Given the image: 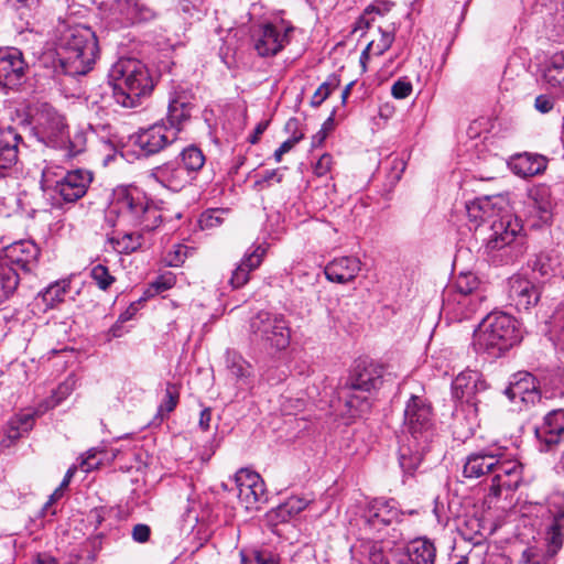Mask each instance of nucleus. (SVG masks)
<instances>
[{
  "label": "nucleus",
  "instance_id": "obj_8",
  "mask_svg": "<svg viewBox=\"0 0 564 564\" xmlns=\"http://www.w3.org/2000/svg\"><path fill=\"white\" fill-rule=\"evenodd\" d=\"M294 28L284 22L265 23L253 33V47L259 56L270 57L280 53L289 43Z\"/></svg>",
  "mask_w": 564,
  "mask_h": 564
},
{
  "label": "nucleus",
  "instance_id": "obj_20",
  "mask_svg": "<svg viewBox=\"0 0 564 564\" xmlns=\"http://www.w3.org/2000/svg\"><path fill=\"white\" fill-rule=\"evenodd\" d=\"M509 300L518 311H528L540 299L539 288L529 279L513 275L509 279Z\"/></svg>",
  "mask_w": 564,
  "mask_h": 564
},
{
  "label": "nucleus",
  "instance_id": "obj_22",
  "mask_svg": "<svg viewBox=\"0 0 564 564\" xmlns=\"http://www.w3.org/2000/svg\"><path fill=\"white\" fill-rule=\"evenodd\" d=\"M238 498L246 503V508L252 507L264 496V482L260 475L249 469H240L236 476Z\"/></svg>",
  "mask_w": 564,
  "mask_h": 564
},
{
  "label": "nucleus",
  "instance_id": "obj_10",
  "mask_svg": "<svg viewBox=\"0 0 564 564\" xmlns=\"http://www.w3.org/2000/svg\"><path fill=\"white\" fill-rule=\"evenodd\" d=\"M489 230L490 234L486 238V248L492 251L510 247L513 242H517L521 235L522 226L519 219L513 216L508 205V209L503 210L491 221Z\"/></svg>",
  "mask_w": 564,
  "mask_h": 564
},
{
  "label": "nucleus",
  "instance_id": "obj_29",
  "mask_svg": "<svg viewBox=\"0 0 564 564\" xmlns=\"http://www.w3.org/2000/svg\"><path fill=\"white\" fill-rule=\"evenodd\" d=\"M264 254L265 248L263 246H257L251 252H247L237 268L232 271L229 280L230 285L234 289L243 286L249 281L250 272L261 264Z\"/></svg>",
  "mask_w": 564,
  "mask_h": 564
},
{
  "label": "nucleus",
  "instance_id": "obj_62",
  "mask_svg": "<svg viewBox=\"0 0 564 564\" xmlns=\"http://www.w3.org/2000/svg\"><path fill=\"white\" fill-rule=\"evenodd\" d=\"M534 106H535L536 110H539L540 112L546 113L550 110H552L554 104L550 97L540 95L535 98Z\"/></svg>",
  "mask_w": 564,
  "mask_h": 564
},
{
  "label": "nucleus",
  "instance_id": "obj_14",
  "mask_svg": "<svg viewBox=\"0 0 564 564\" xmlns=\"http://www.w3.org/2000/svg\"><path fill=\"white\" fill-rule=\"evenodd\" d=\"M26 67L20 50L14 47L0 50V85L2 87L14 88L21 85Z\"/></svg>",
  "mask_w": 564,
  "mask_h": 564
},
{
  "label": "nucleus",
  "instance_id": "obj_28",
  "mask_svg": "<svg viewBox=\"0 0 564 564\" xmlns=\"http://www.w3.org/2000/svg\"><path fill=\"white\" fill-rule=\"evenodd\" d=\"M498 462L499 454H496V449L470 454L464 465L463 474L467 478H479L488 473H494Z\"/></svg>",
  "mask_w": 564,
  "mask_h": 564
},
{
  "label": "nucleus",
  "instance_id": "obj_1",
  "mask_svg": "<svg viewBox=\"0 0 564 564\" xmlns=\"http://www.w3.org/2000/svg\"><path fill=\"white\" fill-rule=\"evenodd\" d=\"M106 219L112 226L140 227L142 230L151 231L160 225L161 214L140 188L119 186L112 192Z\"/></svg>",
  "mask_w": 564,
  "mask_h": 564
},
{
  "label": "nucleus",
  "instance_id": "obj_46",
  "mask_svg": "<svg viewBox=\"0 0 564 564\" xmlns=\"http://www.w3.org/2000/svg\"><path fill=\"white\" fill-rule=\"evenodd\" d=\"M180 156L182 167L189 172V176L192 178L194 177L193 175L205 164V155L202 150L195 145L184 149Z\"/></svg>",
  "mask_w": 564,
  "mask_h": 564
},
{
  "label": "nucleus",
  "instance_id": "obj_18",
  "mask_svg": "<svg viewBox=\"0 0 564 564\" xmlns=\"http://www.w3.org/2000/svg\"><path fill=\"white\" fill-rule=\"evenodd\" d=\"M39 256L40 249L33 241L21 240L9 246L2 259L23 272H32L37 265Z\"/></svg>",
  "mask_w": 564,
  "mask_h": 564
},
{
  "label": "nucleus",
  "instance_id": "obj_25",
  "mask_svg": "<svg viewBox=\"0 0 564 564\" xmlns=\"http://www.w3.org/2000/svg\"><path fill=\"white\" fill-rule=\"evenodd\" d=\"M23 138L15 129L8 127L0 131V171L11 170L19 163Z\"/></svg>",
  "mask_w": 564,
  "mask_h": 564
},
{
  "label": "nucleus",
  "instance_id": "obj_50",
  "mask_svg": "<svg viewBox=\"0 0 564 564\" xmlns=\"http://www.w3.org/2000/svg\"><path fill=\"white\" fill-rule=\"evenodd\" d=\"M519 564H550V555L542 549L531 545L522 551Z\"/></svg>",
  "mask_w": 564,
  "mask_h": 564
},
{
  "label": "nucleus",
  "instance_id": "obj_43",
  "mask_svg": "<svg viewBox=\"0 0 564 564\" xmlns=\"http://www.w3.org/2000/svg\"><path fill=\"white\" fill-rule=\"evenodd\" d=\"M108 242L119 253H131L141 248L143 237L140 232H124L121 237H109Z\"/></svg>",
  "mask_w": 564,
  "mask_h": 564
},
{
  "label": "nucleus",
  "instance_id": "obj_7",
  "mask_svg": "<svg viewBox=\"0 0 564 564\" xmlns=\"http://www.w3.org/2000/svg\"><path fill=\"white\" fill-rule=\"evenodd\" d=\"M34 130L39 138L53 147L64 143L68 124L65 117L48 104L36 107L32 115Z\"/></svg>",
  "mask_w": 564,
  "mask_h": 564
},
{
  "label": "nucleus",
  "instance_id": "obj_58",
  "mask_svg": "<svg viewBox=\"0 0 564 564\" xmlns=\"http://www.w3.org/2000/svg\"><path fill=\"white\" fill-rule=\"evenodd\" d=\"M131 535L137 543H145L150 539L151 529L147 524L139 523L132 528Z\"/></svg>",
  "mask_w": 564,
  "mask_h": 564
},
{
  "label": "nucleus",
  "instance_id": "obj_41",
  "mask_svg": "<svg viewBox=\"0 0 564 564\" xmlns=\"http://www.w3.org/2000/svg\"><path fill=\"white\" fill-rule=\"evenodd\" d=\"M34 417L32 413H22L12 417L7 425L6 436L10 442H14L32 430Z\"/></svg>",
  "mask_w": 564,
  "mask_h": 564
},
{
  "label": "nucleus",
  "instance_id": "obj_37",
  "mask_svg": "<svg viewBox=\"0 0 564 564\" xmlns=\"http://www.w3.org/2000/svg\"><path fill=\"white\" fill-rule=\"evenodd\" d=\"M117 10L126 24H134L152 18V11L137 0H118Z\"/></svg>",
  "mask_w": 564,
  "mask_h": 564
},
{
  "label": "nucleus",
  "instance_id": "obj_36",
  "mask_svg": "<svg viewBox=\"0 0 564 564\" xmlns=\"http://www.w3.org/2000/svg\"><path fill=\"white\" fill-rule=\"evenodd\" d=\"M529 198L532 207L538 210L540 219L547 221L554 207L550 187L546 185L534 186L529 192Z\"/></svg>",
  "mask_w": 564,
  "mask_h": 564
},
{
  "label": "nucleus",
  "instance_id": "obj_13",
  "mask_svg": "<svg viewBox=\"0 0 564 564\" xmlns=\"http://www.w3.org/2000/svg\"><path fill=\"white\" fill-rule=\"evenodd\" d=\"M496 454H499V462L494 468L490 491L499 496L502 489L514 490L519 487L522 479V465L517 459L508 458L500 449H496Z\"/></svg>",
  "mask_w": 564,
  "mask_h": 564
},
{
  "label": "nucleus",
  "instance_id": "obj_11",
  "mask_svg": "<svg viewBox=\"0 0 564 564\" xmlns=\"http://www.w3.org/2000/svg\"><path fill=\"white\" fill-rule=\"evenodd\" d=\"M177 139V129L169 128L165 123H155L141 129L131 137V141L145 155L160 152Z\"/></svg>",
  "mask_w": 564,
  "mask_h": 564
},
{
  "label": "nucleus",
  "instance_id": "obj_21",
  "mask_svg": "<svg viewBox=\"0 0 564 564\" xmlns=\"http://www.w3.org/2000/svg\"><path fill=\"white\" fill-rule=\"evenodd\" d=\"M149 177L174 192L181 191L192 181L189 172L183 169L178 161L167 162L152 169Z\"/></svg>",
  "mask_w": 564,
  "mask_h": 564
},
{
  "label": "nucleus",
  "instance_id": "obj_47",
  "mask_svg": "<svg viewBox=\"0 0 564 564\" xmlns=\"http://www.w3.org/2000/svg\"><path fill=\"white\" fill-rule=\"evenodd\" d=\"M180 401V389L174 383H166L165 394L162 399L156 416L164 420L171 412L175 410Z\"/></svg>",
  "mask_w": 564,
  "mask_h": 564
},
{
  "label": "nucleus",
  "instance_id": "obj_49",
  "mask_svg": "<svg viewBox=\"0 0 564 564\" xmlns=\"http://www.w3.org/2000/svg\"><path fill=\"white\" fill-rule=\"evenodd\" d=\"M339 86V79L337 76L332 75L324 82L314 93L311 99V105L313 107H319L327 97Z\"/></svg>",
  "mask_w": 564,
  "mask_h": 564
},
{
  "label": "nucleus",
  "instance_id": "obj_26",
  "mask_svg": "<svg viewBox=\"0 0 564 564\" xmlns=\"http://www.w3.org/2000/svg\"><path fill=\"white\" fill-rule=\"evenodd\" d=\"M485 389L486 383L476 370L462 371L452 383L454 397L467 403L473 402L476 394Z\"/></svg>",
  "mask_w": 564,
  "mask_h": 564
},
{
  "label": "nucleus",
  "instance_id": "obj_44",
  "mask_svg": "<svg viewBox=\"0 0 564 564\" xmlns=\"http://www.w3.org/2000/svg\"><path fill=\"white\" fill-rule=\"evenodd\" d=\"M19 269L9 264L4 259L0 260V288L4 296L11 295L20 282Z\"/></svg>",
  "mask_w": 564,
  "mask_h": 564
},
{
  "label": "nucleus",
  "instance_id": "obj_57",
  "mask_svg": "<svg viewBox=\"0 0 564 564\" xmlns=\"http://www.w3.org/2000/svg\"><path fill=\"white\" fill-rule=\"evenodd\" d=\"M412 93V84L405 79L397 80L391 88V94L397 99H404Z\"/></svg>",
  "mask_w": 564,
  "mask_h": 564
},
{
  "label": "nucleus",
  "instance_id": "obj_55",
  "mask_svg": "<svg viewBox=\"0 0 564 564\" xmlns=\"http://www.w3.org/2000/svg\"><path fill=\"white\" fill-rule=\"evenodd\" d=\"M243 564H279L276 557L267 551H254L250 556H242Z\"/></svg>",
  "mask_w": 564,
  "mask_h": 564
},
{
  "label": "nucleus",
  "instance_id": "obj_38",
  "mask_svg": "<svg viewBox=\"0 0 564 564\" xmlns=\"http://www.w3.org/2000/svg\"><path fill=\"white\" fill-rule=\"evenodd\" d=\"M479 285L477 276L473 273H462L455 282V291L451 290V296H454L456 304H467L470 302L469 295H475Z\"/></svg>",
  "mask_w": 564,
  "mask_h": 564
},
{
  "label": "nucleus",
  "instance_id": "obj_34",
  "mask_svg": "<svg viewBox=\"0 0 564 564\" xmlns=\"http://www.w3.org/2000/svg\"><path fill=\"white\" fill-rule=\"evenodd\" d=\"M193 105L187 101L185 96H176L169 104L167 121L169 128L177 129V134L183 124L189 120Z\"/></svg>",
  "mask_w": 564,
  "mask_h": 564
},
{
  "label": "nucleus",
  "instance_id": "obj_35",
  "mask_svg": "<svg viewBox=\"0 0 564 564\" xmlns=\"http://www.w3.org/2000/svg\"><path fill=\"white\" fill-rule=\"evenodd\" d=\"M425 444L421 440L417 444L412 438L406 445L400 447L399 463L404 473L412 474L419 467Z\"/></svg>",
  "mask_w": 564,
  "mask_h": 564
},
{
  "label": "nucleus",
  "instance_id": "obj_63",
  "mask_svg": "<svg viewBox=\"0 0 564 564\" xmlns=\"http://www.w3.org/2000/svg\"><path fill=\"white\" fill-rule=\"evenodd\" d=\"M64 490L61 486L55 489V491L50 496L48 501L43 507L44 514H55V510H51L52 505L62 498Z\"/></svg>",
  "mask_w": 564,
  "mask_h": 564
},
{
  "label": "nucleus",
  "instance_id": "obj_45",
  "mask_svg": "<svg viewBox=\"0 0 564 564\" xmlns=\"http://www.w3.org/2000/svg\"><path fill=\"white\" fill-rule=\"evenodd\" d=\"M68 291L69 282L65 280L57 281L50 284L42 293H40L39 297L44 302L46 307L52 308L64 301Z\"/></svg>",
  "mask_w": 564,
  "mask_h": 564
},
{
  "label": "nucleus",
  "instance_id": "obj_30",
  "mask_svg": "<svg viewBox=\"0 0 564 564\" xmlns=\"http://www.w3.org/2000/svg\"><path fill=\"white\" fill-rule=\"evenodd\" d=\"M482 299L480 293H475V295H469V303L456 304L454 296H451V290H446L443 297V311L446 314H452L456 319H467L479 308Z\"/></svg>",
  "mask_w": 564,
  "mask_h": 564
},
{
  "label": "nucleus",
  "instance_id": "obj_9",
  "mask_svg": "<svg viewBox=\"0 0 564 564\" xmlns=\"http://www.w3.org/2000/svg\"><path fill=\"white\" fill-rule=\"evenodd\" d=\"M404 424L415 443H427L432 437L431 406L420 397L413 395L404 410Z\"/></svg>",
  "mask_w": 564,
  "mask_h": 564
},
{
  "label": "nucleus",
  "instance_id": "obj_24",
  "mask_svg": "<svg viewBox=\"0 0 564 564\" xmlns=\"http://www.w3.org/2000/svg\"><path fill=\"white\" fill-rule=\"evenodd\" d=\"M361 270V261L357 257L345 256L332 260L324 270L330 282L346 284L356 279Z\"/></svg>",
  "mask_w": 564,
  "mask_h": 564
},
{
  "label": "nucleus",
  "instance_id": "obj_2",
  "mask_svg": "<svg viewBox=\"0 0 564 564\" xmlns=\"http://www.w3.org/2000/svg\"><path fill=\"white\" fill-rule=\"evenodd\" d=\"M56 32L57 55L65 73L87 74L98 55V43L94 31L85 25H68L62 22Z\"/></svg>",
  "mask_w": 564,
  "mask_h": 564
},
{
  "label": "nucleus",
  "instance_id": "obj_17",
  "mask_svg": "<svg viewBox=\"0 0 564 564\" xmlns=\"http://www.w3.org/2000/svg\"><path fill=\"white\" fill-rule=\"evenodd\" d=\"M535 436L541 452L552 451L560 444L564 440V410L551 411L542 425L535 429Z\"/></svg>",
  "mask_w": 564,
  "mask_h": 564
},
{
  "label": "nucleus",
  "instance_id": "obj_5",
  "mask_svg": "<svg viewBox=\"0 0 564 564\" xmlns=\"http://www.w3.org/2000/svg\"><path fill=\"white\" fill-rule=\"evenodd\" d=\"M392 8L391 2L378 1L369 4L356 21L352 32L359 30L376 29L378 39L373 37L368 43V50H373V55L380 56L388 51L395 37L394 23L387 21V14Z\"/></svg>",
  "mask_w": 564,
  "mask_h": 564
},
{
  "label": "nucleus",
  "instance_id": "obj_42",
  "mask_svg": "<svg viewBox=\"0 0 564 564\" xmlns=\"http://www.w3.org/2000/svg\"><path fill=\"white\" fill-rule=\"evenodd\" d=\"M545 541L547 554L555 555L563 545L564 541V521L563 516L555 517L546 529Z\"/></svg>",
  "mask_w": 564,
  "mask_h": 564
},
{
  "label": "nucleus",
  "instance_id": "obj_23",
  "mask_svg": "<svg viewBox=\"0 0 564 564\" xmlns=\"http://www.w3.org/2000/svg\"><path fill=\"white\" fill-rule=\"evenodd\" d=\"M400 512L394 500L376 499L365 513L369 528L380 531L399 520Z\"/></svg>",
  "mask_w": 564,
  "mask_h": 564
},
{
  "label": "nucleus",
  "instance_id": "obj_6",
  "mask_svg": "<svg viewBox=\"0 0 564 564\" xmlns=\"http://www.w3.org/2000/svg\"><path fill=\"white\" fill-rule=\"evenodd\" d=\"M249 333L264 348L283 350L290 345L291 332L280 314L261 311L250 318Z\"/></svg>",
  "mask_w": 564,
  "mask_h": 564
},
{
  "label": "nucleus",
  "instance_id": "obj_40",
  "mask_svg": "<svg viewBox=\"0 0 564 564\" xmlns=\"http://www.w3.org/2000/svg\"><path fill=\"white\" fill-rule=\"evenodd\" d=\"M226 366L230 373L243 383H248L252 377V366L236 351L226 352Z\"/></svg>",
  "mask_w": 564,
  "mask_h": 564
},
{
  "label": "nucleus",
  "instance_id": "obj_51",
  "mask_svg": "<svg viewBox=\"0 0 564 564\" xmlns=\"http://www.w3.org/2000/svg\"><path fill=\"white\" fill-rule=\"evenodd\" d=\"M227 213V210L220 208L206 210L198 219L199 227L203 230H209L220 226L224 223V216Z\"/></svg>",
  "mask_w": 564,
  "mask_h": 564
},
{
  "label": "nucleus",
  "instance_id": "obj_59",
  "mask_svg": "<svg viewBox=\"0 0 564 564\" xmlns=\"http://www.w3.org/2000/svg\"><path fill=\"white\" fill-rule=\"evenodd\" d=\"M175 284V276L171 273L159 276L153 283L152 286L155 289V292L160 293L171 289Z\"/></svg>",
  "mask_w": 564,
  "mask_h": 564
},
{
  "label": "nucleus",
  "instance_id": "obj_48",
  "mask_svg": "<svg viewBox=\"0 0 564 564\" xmlns=\"http://www.w3.org/2000/svg\"><path fill=\"white\" fill-rule=\"evenodd\" d=\"M90 276L102 291H107L116 281V278L109 272V269L100 263L95 264L90 269Z\"/></svg>",
  "mask_w": 564,
  "mask_h": 564
},
{
  "label": "nucleus",
  "instance_id": "obj_31",
  "mask_svg": "<svg viewBox=\"0 0 564 564\" xmlns=\"http://www.w3.org/2000/svg\"><path fill=\"white\" fill-rule=\"evenodd\" d=\"M362 547L370 564H397L398 547L393 549L390 541H369Z\"/></svg>",
  "mask_w": 564,
  "mask_h": 564
},
{
  "label": "nucleus",
  "instance_id": "obj_19",
  "mask_svg": "<svg viewBox=\"0 0 564 564\" xmlns=\"http://www.w3.org/2000/svg\"><path fill=\"white\" fill-rule=\"evenodd\" d=\"M436 547L426 538L411 541L405 550L398 547L397 564H435Z\"/></svg>",
  "mask_w": 564,
  "mask_h": 564
},
{
  "label": "nucleus",
  "instance_id": "obj_4",
  "mask_svg": "<svg viewBox=\"0 0 564 564\" xmlns=\"http://www.w3.org/2000/svg\"><path fill=\"white\" fill-rule=\"evenodd\" d=\"M521 339L518 322L509 314H488L474 330L473 345L477 351L499 357Z\"/></svg>",
  "mask_w": 564,
  "mask_h": 564
},
{
  "label": "nucleus",
  "instance_id": "obj_3",
  "mask_svg": "<svg viewBox=\"0 0 564 564\" xmlns=\"http://www.w3.org/2000/svg\"><path fill=\"white\" fill-rule=\"evenodd\" d=\"M109 82L116 102L124 108L139 106L154 87L147 65L137 58L117 61L109 70Z\"/></svg>",
  "mask_w": 564,
  "mask_h": 564
},
{
  "label": "nucleus",
  "instance_id": "obj_64",
  "mask_svg": "<svg viewBox=\"0 0 564 564\" xmlns=\"http://www.w3.org/2000/svg\"><path fill=\"white\" fill-rule=\"evenodd\" d=\"M76 380L74 377H68L57 389V393L61 395L58 399L65 398L74 389Z\"/></svg>",
  "mask_w": 564,
  "mask_h": 564
},
{
  "label": "nucleus",
  "instance_id": "obj_12",
  "mask_svg": "<svg viewBox=\"0 0 564 564\" xmlns=\"http://www.w3.org/2000/svg\"><path fill=\"white\" fill-rule=\"evenodd\" d=\"M508 198L503 195L484 196L474 199L466 205L469 224L477 229L496 219L503 210L508 209Z\"/></svg>",
  "mask_w": 564,
  "mask_h": 564
},
{
  "label": "nucleus",
  "instance_id": "obj_16",
  "mask_svg": "<svg viewBox=\"0 0 564 564\" xmlns=\"http://www.w3.org/2000/svg\"><path fill=\"white\" fill-rule=\"evenodd\" d=\"M91 174L84 170L67 172L54 186V193L66 203L82 198L91 182Z\"/></svg>",
  "mask_w": 564,
  "mask_h": 564
},
{
  "label": "nucleus",
  "instance_id": "obj_15",
  "mask_svg": "<svg viewBox=\"0 0 564 564\" xmlns=\"http://www.w3.org/2000/svg\"><path fill=\"white\" fill-rule=\"evenodd\" d=\"M505 394L512 402H521L525 405L535 404L542 400L536 379L533 375L519 371L512 376Z\"/></svg>",
  "mask_w": 564,
  "mask_h": 564
},
{
  "label": "nucleus",
  "instance_id": "obj_39",
  "mask_svg": "<svg viewBox=\"0 0 564 564\" xmlns=\"http://www.w3.org/2000/svg\"><path fill=\"white\" fill-rule=\"evenodd\" d=\"M543 78L551 87H564V51L551 56L543 70Z\"/></svg>",
  "mask_w": 564,
  "mask_h": 564
},
{
  "label": "nucleus",
  "instance_id": "obj_60",
  "mask_svg": "<svg viewBox=\"0 0 564 564\" xmlns=\"http://www.w3.org/2000/svg\"><path fill=\"white\" fill-rule=\"evenodd\" d=\"M333 164V158L329 154H323L314 166V173L317 176H324L329 172Z\"/></svg>",
  "mask_w": 564,
  "mask_h": 564
},
{
  "label": "nucleus",
  "instance_id": "obj_33",
  "mask_svg": "<svg viewBox=\"0 0 564 564\" xmlns=\"http://www.w3.org/2000/svg\"><path fill=\"white\" fill-rule=\"evenodd\" d=\"M369 393H362L352 387L345 386L339 391V399L344 401L350 416L361 415L370 408Z\"/></svg>",
  "mask_w": 564,
  "mask_h": 564
},
{
  "label": "nucleus",
  "instance_id": "obj_54",
  "mask_svg": "<svg viewBox=\"0 0 564 564\" xmlns=\"http://www.w3.org/2000/svg\"><path fill=\"white\" fill-rule=\"evenodd\" d=\"M191 249L187 246L174 245L172 250L166 254V263L170 267H180L184 263Z\"/></svg>",
  "mask_w": 564,
  "mask_h": 564
},
{
  "label": "nucleus",
  "instance_id": "obj_27",
  "mask_svg": "<svg viewBox=\"0 0 564 564\" xmlns=\"http://www.w3.org/2000/svg\"><path fill=\"white\" fill-rule=\"evenodd\" d=\"M383 382V368L378 365L357 366L347 386L360 390L362 393H370L377 390Z\"/></svg>",
  "mask_w": 564,
  "mask_h": 564
},
{
  "label": "nucleus",
  "instance_id": "obj_52",
  "mask_svg": "<svg viewBox=\"0 0 564 564\" xmlns=\"http://www.w3.org/2000/svg\"><path fill=\"white\" fill-rule=\"evenodd\" d=\"M86 135L83 131L74 132L73 137H69L67 132L64 143H59L57 147H66L69 155L74 156L82 153L85 149Z\"/></svg>",
  "mask_w": 564,
  "mask_h": 564
},
{
  "label": "nucleus",
  "instance_id": "obj_56",
  "mask_svg": "<svg viewBox=\"0 0 564 564\" xmlns=\"http://www.w3.org/2000/svg\"><path fill=\"white\" fill-rule=\"evenodd\" d=\"M102 454V452L97 448H90L87 451L85 457L80 462V468L85 473H89L101 465L102 459L98 457V455Z\"/></svg>",
  "mask_w": 564,
  "mask_h": 564
},
{
  "label": "nucleus",
  "instance_id": "obj_32",
  "mask_svg": "<svg viewBox=\"0 0 564 564\" xmlns=\"http://www.w3.org/2000/svg\"><path fill=\"white\" fill-rule=\"evenodd\" d=\"M546 167V161L543 156L523 153L516 156L511 162L512 171L522 177H529L543 172Z\"/></svg>",
  "mask_w": 564,
  "mask_h": 564
},
{
  "label": "nucleus",
  "instance_id": "obj_53",
  "mask_svg": "<svg viewBox=\"0 0 564 564\" xmlns=\"http://www.w3.org/2000/svg\"><path fill=\"white\" fill-rule=\"evenodd\" d=\"M308 505V501L301 497H291L283 505L279 506L278 511L283 518L285 514L295 516L303 511Z\"/></svg>",
  "mask_w": 564,
  "mask_h": 564
},
{
  "label": "nucleus",
  "instance_id": "obj_61",
  "mask_svg": "<svg viewBox=\"0 0 564 564\" xmlns=\"http://www.w3.org/2000/svg\"><path fill=\"white\" fill-rule=\"evenodd\" d=\"M272 181L276 183L282 181V174L279 170L265 171L261 178L256 182V184L262 188L264 184H270Z\"/></svg>",
  "mask_w": 564,
  "mask_h": 564
}]
</instances>
